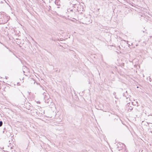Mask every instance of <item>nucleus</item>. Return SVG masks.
I'll return each instance as SVG.
<instances>
[{
	"label": "nucleus",
	"instance_id": "f03ea898",
	"mask_svg": "<svg viewBox=\"0 0 152 152\" xmlns=\"http://www.w3.org/2000/svg\"><path fill=\"white\" fill-rule=\"evenodd\" d=\"M127 43L128 44V41H127Z\"/></svg>",
	"mask_w": 152,
	"mask_h": 152
},
{
	"label": "nucleus",
	"instance_id": "7ed1b4c3",
	"mask_svg": "<svg viewBox=\"0 0 152 152\" xmlns=\"http://www.w3.org/2000/svg\"><path fill=\"white\" fill-rule=\"evenodd\" d=\"M129 46L130 45L129 44Z\"/></svg>",
	"mask_w": 152,
	"mask_h": 152
},
{
	"label": "nucleus",
	"instance_id": "f257e3e1",
	"mask_svg": "<svg viewBox=\"0 0 152 152\" xmlns=\"http://www.w3.org/2000/svg\"><path fill=\"white\" fill-rule=\"evenodd\" d=\"M3 122L2 121H0V126H1L2 125Z\"/></svg>",
	"mask_w": 152,
	"mask_h": 152
}]
</instances>
